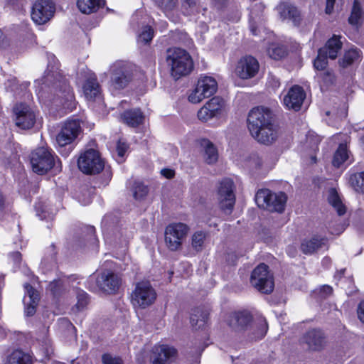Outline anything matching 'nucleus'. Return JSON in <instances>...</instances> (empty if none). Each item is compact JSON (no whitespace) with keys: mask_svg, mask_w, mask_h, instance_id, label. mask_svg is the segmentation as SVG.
Here are the masks:
<instances>
[{"mask_svg":"<svg viewBox=\"0 0 364 364\" xmlns=\"http://www.w3.org/2000/svg\"><path fill=\"white\" fill-rule=\"evenodd\" d=\"M42 89L48 87L61 98L63 107L69 111L75 108L74 94L66 79L58 73H48L42 79Z\"/></svg>","mask_w":364,"mask_h":364,"instance_id":"1","label":"nucleus"},{"mask_svg":"<svg viewBox=\"0 0 364 364\" xmlns=\"http://www.w3.org/2000/svg\"><path fill=\"white\" fill-rule=\"evenodd\" d=\"M272 118V112L268 108L255 107L250 112L247 117V127L252 137L258 142H268L273 139V132H271L268 136L259 135L261 129L273 124Z\"/></svg>","mask_w":364,"mask_h":364,"instance_id":"2","label":"nucleus"},{"mask_svg":"<svg viewBox=\"0 0 364 364\" xmlns=\"http://www.w3.org/2000/svg\"><path fill=\"white\" fill-rule=\"evenodd\" d=\"M166 61L171 67V75L176 79L188 75L193 68V60L189 53L179 48L168 50Z\"/></svg>","mask_w":364,"mask_h":364,"instance_id":"3","label":"nucleus"},{"mask_svg":"<svg viewBox=\"0 0 364 364\" xmlns=\"http://www.w3.org/2000/svg\"><path fill=\"white\" fill-rule=\"evenodd\" d=\"M57 157L53 150L48 147H39L31 154L30 162L32 170L38 175L48 173L55 165Z\"/></svg>","mask_w":364,"mask_h":364,"instance_id":"4","label":"nucleus"},{"mask_svg":"<svg viewBox=\"0 0 364 364\" xmlns=\"http://www.w3.org/2000/svg\"><path fill=\"white\" fill-rule=\"evenodd\" d=\"M77 166L85 174H97L105 168V161L97 150L90 148L81 153L77 160Z\"/></svg>","mask_w":364,"mask_h":364,"instance_id":"5","label":"nucleus"},{"mask_svg":"<svg viewBox=\"0 0 364 364\" xmlns=\"http://www.w3.org/2000/svg\"><path fill=\"white\" fill-rule=\"evenodd\" d=\"M157 298L155 289L149 281H141L136 284L132 294V303L134 306L146 309L151 306Z\"/></svg>","mask_w":364,"mask_h":364,"instance_id":"6","label":"nucleus"},{"mask_svg":"<svg viewBox=\"0 0 364 364\" xmlns=\"http://www.w3.org/2000/svg\"><path fill=\"white\" fill-rule=\"evenodd\" d=\"M218 90V82L211 76H201L195 89L188 96V100L191 103H199L203 99L213 95Z\"/></svg>","mask_w":364,"mask_h":364,"instance_id":"7","label":"nucleus"},{"mask_svg":"<svg viewBox=\"0 0 364 364\" xmlns=\"http://www.w3.org/2000/svg\"><path fill=\"white\" fill-rule=\"evenodd\" d=\"M268 269V266L264 263L259 264L253 270L250 278L251 284L264 294H270L274 286L273 277Z\"/></svg>","mask_w":364,"mask_h":364,"instance_id":"8","label":"nucleus"},{"mask_svg":"<svg viewBox=\"0 0 364 364\" xmlns=\"http://www.w3.org/2000/svg\"><path fill=\"white\" fill-rule=\"evenodd\" d=\"M235 186L230 178H224L219 184L217 199L220 208L228 213H230L235 203Z\"/></svg>","mask_w":364,"mask_h":364,"instance_id":"9","label":"nucleus"},{"mask_svg":"<svg viewBox=\"0 0 364 364\" xmlns=\"http://www.w3.org/2000/svg\"><path fill=\"white\" fill-rule=\"evenodd\" d=\"M188 230V227L182 223L168 225L165 230V242L168 248L171 251L178 250Z\"/></svg>","mask_w":364,"mask_h":364,"instance_id":"10","label":"nucleus"},{"mask_svg":"<svg viewBox=\"0 0 364 364\" xmlns=\"http://www.w3.org/2000/svg\"><path fill=\"white\" fill-rule=\"evenodd\" d=\"M55 12V5L52 0H36L33 5L31 18L37 24L49 21Z\"/></svg>","mask_w":364,"mask_h":364,"instance_id":"11","label":"nucleus"},{"mask_svg":"<svg viewBox=\"0 0 364 364\" xmlns=\"http://www.w3.org/2000/svg\"><path fill=\"white\" fill-rule=\"evenodd\" d=\"M112 70V85L117 89L125 87L132 79V68L129 65L122 61H117L113 64Z\"/></svg>","mask_w":364,"mask_h":364,"instance_id":"12","label":"nucleus"},{"mask_svg":"<svg viewBox=\"0 0 364 364\" xmlns=\"http://www.w3.org/2000/svg\"><path fill=\"white\" fill-rule=\"evenodd\" d=\"M299 343L304 348L310 351H320L324 348L326 339L324 333L319 329H310L300 338Z\"/></svg>","mask_w":364,"mask_h":364,"instance_id":"13","label":"nucleus"},{"mask_svg":"<svg viewBox=\"0 0 364 364\" xmlns=\"http://www.w3.org/2000/svg\"><path fill=\"white\" fill-rule=\"evenodd\" d=\"M95 282L101 291L108 294H112L119 290L122 279L117 274L105 270L97 276Z\"/></svg>","mask_w":364,"mask_h":364,"instance_id":"14","label":"nucleus"},{"mask_svg":"<svg viewBox=\"0 0 364 364\" xmlns=\"http://www.w3.org/2000/svg\"><path fill=\"white\" fill-rule=\"evenodd\" d=\"M15 124L21 129H29L36 122L34 110L26 104L20 103L14 108Z\"/></svg>","mask_w":364,"mask_h":364,"instance_id":"15","label":"nucleus"},{"mask_svg":"<svg viewBox=\"0 0 364 364\" xmlns=\"http://www.w3.org/2000/svg\"><path fill=\"white\" fill-rule=\"evenodd\" d=\"M259 69V64L257 60L251 55H246L238 60L235 72L240 79L247 80L255 77Z\"/></svg>","mask_w":364,"mask_h":364,"instance_id":"16","label":"nucleus"},{"mask_svg":"<svg viewBox=\"0 0 364 364\" xmlns=\"http://www.w3.org/2000/svg\"><path fill=\"white\" fill-rule=\"evenodd\" d=\"M225 102L218 97H215L208 100L198 112V118L202 122L219 117L222 115Z\"/></svg>","mask_w":364,"mask_h":364,"instance_id":"17","label":"nucleus"},{"mask_svg":"<svg viewBox=\"0 0 364 364\" xmlns=\"http://www.w3.org/2000/svg\"><path fill=\"white\" fill-rule=\"evenodd\" d=\"M80 131V123L78 119L67 121L56 136L57 144L60 146L71 144L77 138Z\"/></svg>","mask_w":364,"mask_h":364,"instance_id":"18","label":"nucleus"},{"mask_svg":"<svg viewBox=\"0 0 364 364\" xmlns=\"http://www.w3.org/2000/svg\"><path fill=\"white\" fill-rule=\"evenodd\" d=\"M177 355L175 348L168 345L160 344L153 348L151 355V364H170Z\"/></svg>","mask_w":364,"mask_h":364,"instance_id":"19","label":"nucleus"},{"mask_svg":"<svg viewBox=\"0 0 364 364\" xmlns=\"http://www.w3.org/2000/svg\"><path fill=\"white\" fill-rule=\"evenodd\" d=\"M306 97L304 89L299 85L292 86L284 95L283 104L288 109L298 111L300 109Z\"/></svg>","mask_w":364,"mask_h":364,"instance_id":"20","label":"nucleus"},{"mask_svg":"<svg viewBox=\"0 0 364 364\" xmlns=\"http://www.w3.org/2000/svg\"><path fill=\"white\" fill-rule=\"evenodd\" d=\"M24 287L26 291V296L24 298L25 314L28 316H31L36 313L39 295L29 284H26Z\"/></svg>","mask_w":364,"mask_h":364,"instance_id":"21","label":"nucleus"},{"mask_svg":"<svg viewBox=\"0 0 364 364\" xmlns=\"http://www.w3.org/2000/svg\"><path fill=\"white\" fill-rule=\"evenodd\" d=\"M278 12L282 19H289L297 25L300 21V12L289 3H282L277 6Z\"/></svg>","mask_w":364,"mask_h":364,"instance_id":"22","label":"nucleus"},{"mask_svg":"<svg viewBox=\"0 0 364 364\" xmlns=\"http://www.w3.org/2000/svg\"><path fill=\"white\" fill-rule=\"evenodd\" d=\"M83 92L88 100H95L100 96V87L94 74H91L86 80L83 85Z\"/></svg>","mask_w":364,"mask_h":364,"instance_id":"23","label":"nucleus"},{"mask_svg":"<svg viewBox=\"0 0 364 364\" xmlns=\"http://www.w3.org/2000/svg\"><path fill=\"white\" fill-rule=\"evenodd\" d=\"M341 36L333 35L327 42L326 46L320 48V50H324L323 52L329 58L336 59L338 56V53L340 52L342 48V42L341 41Z\"/></svg>","mask_w":364,"mask_h":364,"instance_id":"24","label":"nucleus"},{"mask_svg":"<svg viewBox=\"0 0 364 364\" xmlns=\"http://www.w3.org/2000/svg\"><path fill=\"white\" fill-rule=\"evenodd\" d=\"M247 330L250 340H260L266 335L267 325L264 320H260L257 323H252Z\"/></svg>","mask_w":364,"mask_h":364,"instance_id":"25","label":"nucleus"},{"mask_svg":"<svg viewBox=\"0 0 364 364\" xmlns=\"http://www.w3.org/2000/svg\"><path fill=\"white\" fill-rule=\"evenodd\" d=\"M201 146L204 149L203 158L208 164H213L218 159V153L215 145L208 139H203Z\"/></svg>","mask_w":364,"mask_h":364,"instance_id":"26","label":"nucleus"},{"mask_svg":"<svg viewBox=\"0 0 364 364\" xmlns=\"http://www.w3.org/2000/svg\"><path fill=\"white\" fill-rule=\"evenodd\" d=\"M105 5L104 0H77L79 10L85 14L95 13Z\"/></svg>","mask_w":364,"mask_h":364,"instance_id":"27","label":"nucleus"},{"mask_svg":"<svg viewBox=\"0 0 364 364\" xmlns=\"http://www.w3.org/2000/svg\"><path fill=\"white\" fill-rule=\"evenodd\" d=\"M122 120L130 127H137L142 123L144 115L140 109H130L125 111L122 114Z\"/></svg>","mask_w":364,"mask_h":364,"instance_id":"28","label":"nucleus"},{"mask_svg":"<svg viewBox=\"0 0 364 364\" xmlns=\"http://www.w3.org/2000/svg\"><path fill=\"white\" fill-rule=\"evenodd\" d=\"M252 321V316L247 311H241L235 313L231 321L230 326L233 328L240 329H244L247 328V326Z\"/></svg>","mask_w":364,"mask_h":364,"instance_id":"29","label":"nucleus"},{"mask_svg":"<svg viewBox=\"0 0 364 364\" xmlns=\"http://www.w3.org/2000/svg\"><path fill=\"white\" fill-rule=\"evenodd\" d=\"M361 59L362 52L359 49L353 48L345 53L343 58L339 60V63L343 68H346L355 63L360 62Z\"/></svg>","mask_w":364,"mask_h":364,"instance_id":"30","label":"nucleus"},{"mask_svg":"<svg viewBox=\"0 0 364 364\" xmlns=\"http://www.w3.org/2000/svg\"><path fill=\"white\" fill-rule=\"evenodd\" d=\"M328 201L331 205L336 210L338 215H343L346 212V208L343 203L342 200L335 188H331L328 191Z\"/></svg>","mask_w":364,"mask_h":364,"instance_id":"31","label":"nucleus"},{"mask_svg":"<svg viewBox=\"0 0 364 364\" xmlns=\"http://www.w3.org/2000/svg\"><path fill=\"white\" fill-rule=\"evenodd\" d=\"M5 364H32V360L28 354L16 350L6 357Z\"/></svg>","mask_w":364,"mask_h":364,"instance_id":"32","label":"nucleus"},{"mask_svg":"<svg viewBox=\"0 0 364 364\" xmlns=\"http://www.w3.org/2000/svg\"><path fill=\"white\" fill-rule=\"evenodd\" d=\"M287 199V198L284 193H273L269 201V211L282 213L284 210Z\"/></svg>","mask_w":364,"mask_h":364,"instance_id":"33","label":"nucleus"},{"mask_svg":"<svg viewBox=\"0 0 364 364\" xmlns=\"http://www.w3.org/2000/svg\"><path fill=\"white\" fill-rule=\"evenodd\" d=\"M350 158V154L346 144H341L336 151L332 164L335 167L339 168Z\"/></svg>","mask_w":364,"mask_h":364,"instance_id":"34","label":"nucleus"},{"mask_svg":"<svg viewBox=\"0 0 364 364\" xmlns=\"http://www.w3.org/2000/svg\"><path fill=\"white\" fill-rule=\"evenodd\" d=\"M324 243L323 238L314 237L304 240L301 245V250L304 254H311L319 249Z\"/></svg>","mask_w":364,"mask_h":364,"instance_id":"35","label":"nucleus"},{"mask_svg":"<svg viewBox=\"0 0 364 364\" xmlns=\"http://www.w3.org/2000/svg\"><path fill=\"white\" fill-rule=\"evenodd\" d=\"M272 192L269 189L259 190L255 195V202L259 208L269 210Z\"/></svg>","mask_w":364,"mask_h":364,"instance_id":"36","label":"nucleus"},{"mask_svg":"<svg viewBox=\"0 0 364 364\" xmlns=\"http://www.w3.org/2000/svg\"><path fill=\"white\" fill-rule=\"evenodd\" d=\"M154 5L161 10L167 16L178 5V0H153Z\"/></svg>","mask_w":364,"mask_h":364,"instance_id":"37","label":"nucleus"},{"mask_svg":"<svg viewBox=\"0 0 364 364\" xmlns=\"http://www.w3.org/2000/svg\"><path fill=\"white\" fill-rule=\"evenodd\" d=\"M349 183L355 191L364 193V171L352 174Z\"/></svg>","mask_w":364,"mask_h":364,"instance_id":"38","label":"nucleus"},{"mask_svg":"<svg viewBox=\"0 0 364 364\" xmlns=\"http://www.w3.org/2000/svg\"><path fill=\"white\" fill-rule=\"evenodd\" d=\"M363 15L360 4L358 0H355L352 8L351 14L348 21L351 25H358Z\"/></svg>","mask_w":364,"mask_h":364,"instance_id":"39","label":"nucleus"},{"mask_svg":"<svg viewBox=\"0 0 364 364\" xmlns=\"http://www.w3.org/2000/svg\"><path fill=\"white\" fill-rule=\"evenodd\" d=\"M154 35V29L150 26L143 27L141 31L138 36V43L147 44L149 43Z\"/></svg>","mask_w":364,"mask_h":364,"instance_id":"40","label":"nucleus"},{"mask_svg":"<svg viewBox=\"0 0 364 364\" xmlns=\"http://www.w3.org/2000/svg\"><path fill=\"white\" fill-rule=\"evenodd\" d=\"M323 52L324 50H318V56L314 60V66L316 70H324L328 64L327 58H328Z\"/></svg>","mask_w":364,"mask_h":364,"instance_id":"41","label":"nucleus"},{"mask_svg":"<svg viewBox=\"0 0 364 364\" xmlns=\"http://www.w3.org/2000/svg\"><path fill=\"white\" fill-rule=\"evenodd\" d=\"M205 238V234L202 231L196 232L193 234L192 237V246L196 251L201 250Z\"/></svg>","mask_w":364,"mask_h":364,"instance_id":"42","label":"nucleus"},{"mask_svg":"<svg viewBox=\"0 0 364 364\" xmlns=\"http://www.w3.org/2000/svg\"><path fill=\"white\" fill-rule=\"evenodd\" d=\"M148 193V188L141 182H135L134 186V196L136 199H142Z\"/></svg>","mask_w":364,"mask_h":364,"instance_id":"43","label":"nucleus"},{"mask_svg":"<svg viewBox=\"0 0 364 364\" xmlns=\"http://www.w3.org/2000/svg\"><path fill=\"white\" fill-rule=\"evenodd\" d=\"M271 132H273L274 136H272V139L268 142H260L261 144H270L272 142H274L277 137V131L276 129V127L274 124H270L269 126L264 127V128L261 129V131H259V135L262 136H269Z\"/></svg>","mask_w":364,"mask_h":364,"instance_id":"44","label":"nucleus"},{"mask_svg":"<svg viewBox=\"0 0 364 364\" xmlns=\"http://www.w3.org/2000/svg\"><path fill=\"white\" fill-rule=\"evenodd\" d=\"M77 304H75V307L78 311L83 310L85 306L87 305L89 299L88 295L84 291H80L77 294Z\"/></svg>","mask_w":364,"mask_h":364,"instance_id":"45","label":"nucleus"},{"mask_svg":"<svg viewBox=\"0 0 364 364\" xmlns=\"http://www.w3.org/2000/svg\"><path fill=\"white\" fill-rule=\"evenodd\" d=\"M319 77L321 78V82L323 83L321 87L323 86L328 87L329 85H331L334 81V75L332 73L329 71H326L320 75Z\"/></svg>","mask_w":364,"mask_h":364,"instance_id":"46","label":"nucleus"},{"mask_svg":"<svg viewBox=\"0 0 364 364\" xmlns=\"http://www.w3.org/2000/svg\"><path fill=\"white\" fill-rule=\"evenodd\" d=\"M102 361L103 364H123L122 360L119 358L109 353L102 355Z\"/></svg>","mask_w":364,"mask_h":364,"instance_id":"47","label":"nucleus"},{"mask_svg":"<svg viewBox=\"0 0 364 364\" xmlns=\"http://www.w3.org/2000/svg\"><path fill=\"white\" fill-rule=\"evenodd\" d=\"M182 7L185 10L186 14L189 15L193 13L196 9V0H181Z\"/></svg>","mask_w":364,"mask_h":364,"instance_id":"48","label":"nucleus"},{"mask_svg":"<svg viewBox=\"0 0 364 364\" xmlns=\"http://www.w3.org/2000/svg\"><path fill=\"white\" fill-rule=\"evenodd\" d=\"M269 54L272 58L279 60L283 58L286 53L285 50L279 47L272 48L269 50Z\"/></svg>","mask_w":364,"mask_h":364,"instance_id":"49","label":"nucleus"},{"mask_svg":"<svg viewBox=\"0 0 364 364\" xmlns=\"http://www.w3.org/2000/svg\"><path fill=\"white\" fill-rule=\"evenodd\" d=\"M128 149L127 144L122 141L121 140H119L117 144V155L122 160V158L124 157L127 150Z\"/></svg>","mask_w":364,"mask_h":364,"instance_id":"50","label":"nucleus"},{"mask_svg":"<svg viewBox=\"0 0 364 364\" xmlns=\"http://www.w3.org/2000/svg\"><path fill=\"white\" fill-rule=\"evenodd\" d=\"M62 286V282L60 280H55L53 282H50L49 284V289L52 291V293L55 295L58 293V290Z\"/></svg>","mask_w":364,"mask_h":364,"instance_id":"51","label":"nucleus"},{"mask_svg":"<svg viewBox=\"0 0 364 364\" xmlns=\"http://www.w3.org/2000/svg\"><path fill=\"white\" fill-rule=\"evenodd\" d=\"M333 292V288L328 285H323L320 289V294L321 297H326L331 295Z\"/></svg>","mask_w":364,"mask_h":364,"instance_id":"52","label":"nucleus"},{"mask_svg":"<svg viewBox=\"0 0 364 364\" xmlns=\"http://www.w3.org/2000/svg\"><path fill=\"white\" fill-rule=\"evenodd\" d=\"M85 231L87 232V235L88 237V239L90 240H95V229L93 226L87 225L85 227Z\"/></svg>","mask_w":364,"mask_h":364,"instance_id":"53","label":"nucleus"},{"mask_svg":"<svg viewBox=\"0 0 364 364\" xmlns=\"http://www.w3.org/2000/svg\"><path fill=\"white\" fill-rule=\"evenodd\" d=\"M358 315L360 320L364 323V301H361L358 306Z\"/></svg>","mask_w":364,"mask_h":364,"instance_id":"54","label":"nucleus"},{"mask_svg":"<svg viewBox=\"0 0 364 364\" xmlns=\"http://www.w3.org/2000/svg\"><path fill=\"white\" fill-rule=\"evenodd\" d=\"M336 0H326V13L330 14L333 10V6Z\"/></svg>","mask_w":364,"mask_h":364,"instance_id":"55","label":"nucleus"},{"mask_svg":"<svg viewBox=\"0 0 364 364\" xmlns=\"http://www.w3.org/2000/svg\"><path fill=\"white\" fill-rule=\"evenodd\" d=\"M161 174L166 178H172L174 176V171L171 169L164 168L161 171Z\"/></svg>","mask_w":364,"mask_h":364,"instance_id":"56","label":"nucleus"},{"mask_svg":"<svg viewBox=\"0 0 364 364\" xmlns=\"http://www.w3.org/2000/svg\"><path fill=\"white\" fill-rule=\"evenodd\" d=\"M228 2V0H213V4L215 7L220 9L225 6Z\"/></svg>","mask_w":364,"mask_h":364,"instance_id":"57","label":"nucleus"},{"mask_svg":"<svg viewBox=\"0 0 364 364\" xmlns=\"http://www.w3.org/2000/svg\"><path fill=\"white\" fill-rule=\"evenodd\" d=\"M6 88L10 87L11 91H14V87L16 85V78H13L11 80H8L6 84Z\"/></svg>","mask_w":364,"mask_h":364,"instance_id":"58","label":"nucleus"},{"mask_svg":"<svg viewBox=\"0 0 364 364\" xmlns=\"http://www.w3.org/2000/svg\"><path fill=\"white\" fill-rule=\"evenodd\" d=\"M11 257L15 262H18L21 259V255L18 252H13Z\"/></svg>","mask_w":364,"mask_h":364,"instance_id":"59","label":"nucleus"},{"mask_svg":"<svg viewBox=\"0 0 364 364\" xmlns=\"http://www.w3.org/2000/svg\"><path fill=\"white\" fill-rule=\"evenodd\" d=\"M4 208V198L3 196L0 193V212L3 210Z\"/></svg>","mask_w":364,"mask_h":364,"instance_id":"60","label":"nucleus"},{"mask_svg":"<svg viewBox=\"0 0 364 364\" xmlns=\"http://www.w3.org/2000/svg\"><path fill=\"white\" fill-rule=\"evenodd\" d=\"M198 321V318H197V316L196 314H192L191 316V322L193 324H196Z\"/></svg>","mask_w":364,"mask_h":364,"instance_id":"61","label":"nucleus"},{"mask_svg":"<svg viewBox=\"0 0 364 364\" xmlns=\"http://www.w3.org/2000/svg\"><path fill=\"white\" fill-rule=\"evenodd\" d=\"M330 259L328 258H324L323 260V262L325 263L326 262H329Z\"/></svg>","mask_w":364,"mask_h":364,"instance_id":"62","label":"nucleus"},{"mask_svg":"<svg viewBox=\"0 0 364 364\" xmlns=\"http://www.w3.org/2000/svg\"><path fill=\"white\" fill-rule=\"evenodd\" d=\"M205 318H206V315L203 316H202V319H201V321H202L203 322H204V321H205Z\"/></svg>","mask_w":364,"mask_h":364,"instance_id":"63","label":"nucleus"},{"mask_svg":"<svg viewBox=\"0 0 364 364\" xmlns=\"http://www.w3.org/2000/svg\"><path fill=\"white\" fill-rule=\"evenodd\" d=\"M161 26H162V28H166V22L164 23Z\"/></svg>","mask_w":364,"mask_h":364,"instance_id":"64","label":"nucleus"}]
</instances>
